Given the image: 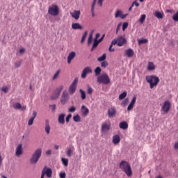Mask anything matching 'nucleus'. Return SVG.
<instances>
[{"label": "nucleus", "mask_w": 178, "mask_h": 178, "mask_svg": "<svg viewBox=\"0 0 178 178\" xmlns=\"http://www.w3.org/2000/svg\"><path fill=\"white\" fill-rule=\"evenodd\" d=\"M145 17H147V15H145V14H143L140 15V18L139 19V23H140V24H143V23L145 22Z\"/></svg>", "instance_id": "obj_32"}, {"label": "nucleus", "mask_w": 178, "mask_h": 178, "mask_svg": "<svg viewBox=\"0 0 178 178\" xmlns=\"http://www.w3.org/2000/svg\"><path fill=\"white\" fill-rule=\"evenodd\" d=\"M118 41V47H123V45H125L127 44V40H126V38L124 36H118L117 38Z\"/></svg>", "instance_id": "obj_11"}, {"label": "nucleus", "mask_w": 178, "mask_h": 178, "mask_svg": "<svg viewBox=\"0 0 178 178\" xmlns=\"http://www.w3.org/2000/svg\"><path fill=\"white\" fill-rule=\"evenodd\" d=\"M69 99H70V97H69V93L67 92V91L64 90L60 97L61 104L63 105H65L69 102Z\"/></svg>", "instance_id": "obj_7"}, {"label": "nucleus", "mask_w": 178, "mask_h": 178, "mask_svg": "<svg viewBox=\"0 0 178 178\" xmlns=\"http://www.w3.org/2000/svg\"><path fill=\"white\" fill-rule=\"evenodd\" d=\"M89 73H92V69H91V67H85L82 71L81 78L86 79V77H87V74H89Z\"/></svg>", "instance_id": "obj_12"}, {"label": "nucleus", "mask_w": 178, "mask_h": 178, "mask_svg": "<svg viewBox=\"0 0 178 178\" xmlns=\"http://www.w3.org/2000/svg\"><path fill=\"white\" fill-rule=\"evenodd\" d=\"M72 29H73V30H82L83 26L79 23H74L72 24Z\"/></svg>", "instance_id": "obj_27"}, {"label": "nucleus", "mask_w": 178, "mask_h": 178, "mask_svg": "<svg viewBox=\"0 0 178 178\" xmlns=\"http://www.w3.org/2000/svg\"><path fill=\"white\" fill-rule=\"evenodd\" d=\"M127 14H123L122 10H118L115 13V17L118 19V17H120V19H126Z\"/></svg>", "instance_id": "obj_15"}, {"label": "nucleus", "mask_w": 178, "mask_h": 178, "mask_svg": "<svg viewBox=\"0 0 178 178\" xmlns=\"http://www.w3.org/2000/svg\"><path fill=\"white\" fill-rule=\"evenodd\" d=\"M63 88H64L63 85H61L58 88H57L55 90L53 95H51V99H53V100L58 99V98H59V95H60V92H62V90H63Z\"/></svg>", "instance_id": "obj_6"}, {"label": "nucleus", "mask_w": 178, "mask_h": 178, "mask_svg": "<svg viewBox=\"0 0 178 178\" xmlns=\"http://www.w3.org/2000/svg\"><path fill=\"white\" fill-rule=\"evenodd\" d=\"M172 20L174 22H178V11L172 16Z\"/></svg>", "instance_id": "obj_45"}, {"label": "nucleus", "mask_w": 178, "mask_h": 178, "mask_svg": "<svg viewBox=\"0 0 178 178\" xmlns=\"http://www.w3.org/2000/svg\"><path fill=\"white\" fill-rule=\"evenodd\" d=\"M74 58H76V52H70L67 58L68 65H70L72 63V60L74 59Z\"/></svg>", "instance_id": "obj_17"}, {"label": "nucleus", "mask_w": 178, "mask_h": 178, "mask_svg": "<svg viewBox=\"0 0 178 178\" xmlns=\"http://www.w3.org/2000/svg\"><path fill=\"white\" fill-rule=\"evenodd\" d=\"M120 169H122V170L127 174L128 177H130V176L133 175V171H131V166H130V164L126 161H122L120 162Z\"/></svg>", "instance_id": "obj_1"}, {"label": "nucleus", "mask_w": 178, "mask_h": 178, "mask_svg": "<svg viewBox=\"0 0 178 178\" xmlns=\"http://www.w3.org/2000/svg\"><path fill=\"white\" fill-rule=\"evenodd\" d=\"M79 92H81V99H86V91L83 90L82 89H80Z\"/></svg>", "instance_id": "obj_38"}, {"label": "nucleus", "mask_w": 178, "mask_h": 178, "mask_svg": "<svg viewBox=\"0 0 178 178\" xmlns=\"http://www.w3.org/2000/svg\"><path fill=\"white\" fill-rule=\"evenodd\" d=\"M116 44L118 45V39H114V40H112V42H111L110 45L111 47H113V45H116Z\"/></svg>", "instance_id": "obj_51"}, {"label": "nucleus", "mask_w": 178, "mask_h": 178, "mask_svg": "<svg viewBox=\"0 0 178 178\" xmlns=\"http://www.w3.org/2000/svg\"><path fill=\"white\" fill-rule=\"evenodd\" d=\"M76 106H72L68 108V112H70V113H73L76 112Z\"/></svg>", "instance_id": "obj_41"}, {"label": "nucleus", "mask_w": 178, "mask_h": 178, "mask_svg": "<svg viewBox=\"0 0 178 178\" xmlns=\"http://www.w3.org/2000/svg\"><path fill=\"white\" fill-rule=\"evenodd\" d=\"M91 42H92V33H91L88 37V45H90V44H91Z\"/></svg>", "instance_id": "obj_44"}, {"label": "nucleus", "mask_w": 178, "mask_h": 178, "mask_svg": "<svg viewBox=\"0 0 178 178\" xmlns=\"http://www.w3.org/2000/svg\"><path fill=\"white\" fill-rule=\"evenodd\" d=\"M61 161H62L63 165H64V166H67V165H69V159L62 158Z\"/></svg>", "instance_id": "obj_39"}, {"label": "nucleus", "mask_w": 178, "mask_h": 178, "mask_svg": "<svg viewBox=\"0 0 178 178\" xmlns=\"http://www.w3.org/2000/svg\"><path fill=\"white\" fill-rule=\"evenodd\" d=\"M146 42H148V40L143 38V39H140L138 40V44L139 45H141V44H146Z\"/></svg>", "instance_id": "obj_42"}, {"label": "nucleus", "mask_w": 178, "mask_h": 178, "mask_svg": "<svg viewBox=\"0 0 178 178\" xmlns=\"http://www.w3.org/2000/svg\"><path fill=\"white\" fill-rule=\"evenodd\" d=\"M80 10H74V13H70L72 17L75 19V20H79V19H80Z\"/></svg>", "instance_id": "obj_19"}, {"label": "nucleus", "mask_w": 178, "mask_h": 178, "mask_svg": "<svg viewBox=\"0 0 178 178\" xmlns=\"http://www.w3.org/2000/svg\"><path fill=\"white\" fill-rule=\"evenodd\" d=\"M154 16L157 17V19H163V13L156 11Z\"/></svg>", "instance_id": "obj_30"}, {"label": "nucleus", "mask_w": 178, "mask_h": 178, "mask_svg": "<svg viewBox=\"0 0 178 178\" xmlns=\"http://www.w3.org/2000/svg\"><path fill=\"white\" fill-rule=\"evenodd\" d=\"M59 74H60V70L56 71L54 76H53L52 80H56V79L59 77Z\"/></svg>", "instance_id": "obj_40"}, {"label": "nucleus", "mask_w": 178, "mask_h": 178, "mask_svg": "<svg viewBox=\"0 0 178 178\" xmlns=\"http://www.w3.org/2000/svg\"><path fill=\"white\" fill-rule=\"evenodd\" d=\"M26 106H21V108L19 109H21L22 111H26Z\"/></svg>", "instance_id": "obj_64"}, {"label": "nucleus", "mask_w": 178, "mask_h": 178, "mask_svg": "<svg viewBox=\"0 0 178 178\" xmlns=\"http://www.w3.org/2000/svg\"><path fill=\"white\" fill-rule=\"evenodd\" d=\"M120 27H122V23H119L117 26V29H116V34H118V33L119 32V30H120Z\"/></svg>", "instance_id": "obj_52"}, {"label": "nucleus", "mask_w": 178, "mask_h": 178, "mask_svg": "<svg viewBox=\"0 0 178 178\" xmlns=\"http://www.w3.org/2000/svg\"><path fill=\"white\" fill-rule=\"evenodd\" d=\"M26 52V49L24 48H22L19 49V54H23Z\"/></svg>", "instance_id": "obj_57"}, {"label": "nucleus", "mask_w": 178, "mask_h": 178, "mask_svg": "<svg viewBox=\"0 0 178 178\" xmlns=\"http://www.w3.org/2000/svg\"><path fill=\"white\" fill-rule=\"evenodd\" d=\"M51 109H52L53 111H55V109H56V105L53 104V105L51 106Z\"/></svg>", "instance_id": "obj_63"}, {"label": "nucleus", "mask_w": 178, "mask_h": 178, "mask_svg": "<svg viewBox=\"0 0 178 178\" xmlns=\"http://www.w3.org/2000/svg\"><path fill=\"white\" fill-rule=\"evenodd\" d=\"M65 113H61L58 115V121L60 124H65Z\"/></svg>", "instance_id": "obj_25"}, {"label": "nucleus", "mask_w": 178, "mask_h": 178, "mask_svg": "<svg viewBox=\"0 0 178 178\" xmlns=\"http://www.w3.org/2000/svg\"><path fill=\"white\" fill-rule=\"evenodd\" d=\"M81 111L83 115V116H87L88 113H90V110L87 108V106L82 105L81 108Z\"/></svg>", "instance_id": "obj_22"}, {"label": "nucleus", "mask_w": 178, "mask_h": 178, "mask_svg": "<svg viewBox=\"0 0 178 178\" xmlns=\"http://www.w3.org/2000/svg\"><path fill=\"white\" fill-rule=\"evenodd\" d=\"M147 70H155V65L152 62H149L147 64Z\"/></svg>", "instance_id": "obj_29"}, {"label": "nucleus", "mask_w": 178, "mask_h": 178, "mask_svg": "<svg viewBox=\"0 0 178 178\" xmlns=\"http://www.w3.org/2000/svg\"><path fill=\"white\" fill-rule=\"evenodd\" d=\"M92 92H94V90L92 89V88H91V86H88V94L89 95H91V94H92Z\"/></svg>", "instance_id": "obj_43"}, {"label": "nucleus", "mask_w": 178, "mask_h": 178, "mask_svg": "<svg viewBox=\"0 0 178 178\" xmlns=\"http://www.w3.org/2000/svg\"><path fill=\"white\" fill-rule=\"evenodd\" d=\"M13 107L14 109H16L17 111L20 109V108H22V104H20V103L19 102H17L13 105Z\"/></svg>", "instance_id": "obj_35"}, {"label": "nucleus", "mask_w": 178, "mask_h": 178, "mask_svg": "<svg viewBox=\"0 0 178 178\" xmlns=\"http://www.w3.org/2000/svg\"><path fill=\"white\" fill-rule=\"evenodd\" d=\"M127 27H129V23L128 22H124L122 24V31H124L126 30V29H127Z\"/></svg>", "instance_id": "obj_46"}, {"label": "nucleus", "mask_w": 178, "mask_h": 178, "mask_svg": "<svg viewBox=\"0 0 178 178\" xmlns=\"http://www.w3.org/2000/svg\"><path fill=\"white\" fill-rule=\"evenodd\" d=\"M21 65H22V61H18V62L15 63V67H20Z\"/></svg>", "instance_id": "obj_53"}, {"label": "nucleus", "mask_w": 178, "mask_h": 178, "mask_svg": "<svg viewBox=\"0 0 178 178\" xmlns=\"http://www.w3.org/2000/svg\"><path fill=\"white\" fill-rule=\"evenodd\" d=\"M171 106H172V104H170V102L165 101L161 108V111H163L164 113H168V112L170 111Z\"/></svg>", "instance_id": "obj_10"}, {"label": "nucleus", "mask_w": 178, "mask_h": 178, "mask_svg": "<svg viewBox=\"0 0 178 178\" xmlns=\"http://www.w3.org/2000/svg\"><path fill=\"white\" fill-rule=\"evenodd\" d=\"M78 81L79 80L77 79H75L72 83V84L70 86L68 91L69 93L71 94V95H72L74 92H76V88H77Z\"/></svg>", "instance_id": "obj_9"}, {"label": "nucleus", "mask_w": 178, "mask_h": 178, "mask_svg": "<svg viewBox=\"0 0 178 178\" xmlns=\"http://www.w3.org/2000/svg\"><path fill=\"white\" fill-rule=\"evenodd\" d=\"M116 115V108L111 107L108 110V118H113Z\"/></svg>", "instance_id": "obj_16"}, {"label": "nucleus", "mask_w": 178, "mask_h": 178, "mask_svg": "<svg viewBox=\"0 0 178 178\" xmlns=\"http://www.w3.org/2000/svg\"><path fill=\"white\" fill-rule=\"evenodd\" d=\"M127 97V92H123L122 93H121L119 95V99L122 100V99H124V98Z\"/></svg>", "instance_id": "obj_36"}, {"label": "nucleus", "mask_w": 178, "mask_h": 178, "mask_svg": "<svg viewBox=\"0 0 178 178\" xmlns=\"http://www.w3.org/2000/svg\"><path fill=\"white\" fill-rule=\"evenodd\" d=\"M42 154V149L38 148L32 154L31 158L29 161L32 165H35L38 161H40V158H41V155Z\"/></svg>", "instance_id": "obj_2"}, {"label": "nucleus", "mask_w": 178, "mask_h": 178, "mask_svg": "<svg viewBox=\"0 0 178 178\" xmlns=\"http://www.w3.org/2000/svg\"><path fill=\"white\" fill-rule=\"evenodd\" d=\"M48 13L51 16H58L59 15V8L56 5H53L49 7Z\"/></svg>", "instance_id": "obj_5"}, {"label": "nucleus", "mask_w": 178, "mask_h": 178, "mask_svg": "<svg viewBox=\"0 0 178 178\" xmlns=\"http://www.w3.org/2000/svg\"><path fill=\"white\" fill-rule=\"evenodd\" d=\"M125 54L128 58H133L134 56V51L132 49L125 50Z\"/></svg>", "instance_id": "obj_26"}, {"label": "nucleus", "mask_w": 178, "mask_h": 178, "mask_svg": "<svg viewBox=\"0 0 178 178\" xmlns=\"http://www.w3.org/2000/svg\"><path fill=\"white\" fill-rule=\"evenodd\" d=\"M102 69L99 67H97L95 70V76H99L101 74Z\"/></svg>", "instance_id": "obj_33"}, {"label": "nucleus", "mask_w": 178, "mask_h": 178, "mask_svg": "<svg viewBox=\"0 0 178 178\" xmlns=\"http://www.w3.org/2000/svg\"><path fill=\"white\" fill-rule=\"evenodd\" d=\"M112 47L113 46H109V48H108V51L109 52H115V49L114 48H112Z\"/></svg>", "instance_id": "obj_56"}, {"label": "nucleus", "mask_w": 178, "mask_h": 178, "mask_svg": "<svg viewBox=\"0 0 178 178\" xmlns=\"http://www.w3.org/2000/svg\"><path fill=\"white\" fill-rule=\"evenodd\" d=\"M97 81L100 84H109L111 83V79H109V76L106 74H103L97 77Z\"/></svg>", "instance_id": "obj_4"}, {"label": "nucleus", "mask_w": 178, "mask_h": 178, "mask_svg": "<svg viewBox=\"0 0 178 178\" xmlns=\"http://www.w3.org/2000/svg\"><path fill=\"white\" fill-rule=\"evenodd\" d=\"M136 101H137V96L134 95L127 107L128 112H130V111L134 108V104H136Z\"/></svg>", "instance_id": "obj_13"}, {"label": "nucleus", "mask_w": 178, "mask_h": 178, "mask_svg": "<svg viewBox=\"0 0 178 178\" xmlns=\"http://www.w3.org/2000/svg\"><path fill=\"white\" fill-rule=\"evenodd\" d=\"M104 2V0H98L97 3L99 5V6H102V3Z\"/></svg>", "instance_id": "obj_58"}, {"label": "nucleus", "mask_w": 178, "mask_h": 178, "mask_svg": "<svg viewBox=\"0 0 178 178\" xmlns=\"http://www.w3.org/2000/svg\"><path fill=\"white\" fill-rule=\"evenodd\" d=\"M1 91H3V92H8V87H3V88H1Z\"/></svg>", "instance_id": "obj_55"}, {"label": "nucleus", "mask_w": 178, "mask_h": 178, "mask_svg": "<svg viewBox=\"0 0 178 178\" xmlns=\"http://www.w3.org/2000/svg\"><path fill=\"white\" fill-rule=\"evenodd\" d=\"M146 81L150 86V88L156 87L159 83V77L155 75L146 76Z\"/></svg>", "instance_id": "obj_3"}, {"label": "nucleus", "mask_w": 178, "mask_h": 178, "mask_svg": "<svg viewBox=\"0 0 178 178\" xmlns=\"http://www.w3.org/2000/svg\"><path fill=\"white\" fill-rule=\"evenodd\" d=\"M129 104V98H126L122 102V105H123V106H126V105H127Z\"/></svg>", "instance_id": "obj_49"}, {"label": "nucleus", "mask_w": 178, "mask_h": 178, "mask_svg": "<svg viewBox=\"0 0 178 178\" xmlns=\"http://www.w3.org/2000/svg\"><path fill=\"white\" fill-rule=\"evenodd\" d=\"M120 143V136L119 135H115L113 136V144L118 145Z\"/></svg>", "instance_id": "obj_24"}, {"label": "nucleus", "mask_w": 178, "mask_h": 178, "mask_svg": "<svg viewBox=\"0 0 178 178\" xmlns=\"http://www.w3.org/2000/svg\"><path fill=\"white\" fill-rule=\"evenodd\" d=\"M45 175L48 178L52 177V169L44 166L43 170H42L41 175L45 177Z\"/></svg>", "instance_id": "obj_8"}, {"label": "nucleus", "mask_w": 178, "mask_h": 178, "mask_svg": "<svg viewBox=\"0 0 178 178\" xmlns=\"http://www.w3.org/2000/svg\"><path fill=\"white\" fill-rule=\"evenodd\" d=\"M102 67H106L108 66V61H102L101 63Z\"/></svg>", "instance_id": "obj_50"}, {"label": "nucleus", "mask_w": 178, "mask_h": 178, "mask_svg": "<svg viewBox=\"0 0 178 178\" xmlns=\"http://www.w3.org/2000/svg\"><path fill=\"white\" fill-rule=\"evenodd\" d=\"M119 127L122 130H127V129H129V124H127L126 121H122L120 123Z\"/></svg>", "instance_id": "obj_20"}, {"label": "nucleus", "mask_w": 178, "mask_h": 178, "mask_svg": "<svg viewBox=\"0 0 178 178\" xmlns=\"http://www.w3.org/2000/svg\"><path fill=\"white\" fill-rule=\"evenodd\" d=\"M105 59H106V54H104L102 56H100L97 58V60L99 62H104V61H105Z\"/></svg>", "instance_id": "obj_37"}, {"label": "nucleus", "mask_w": 178, "mask_h": 178, "mask_svg": "<svg viewBox=\"0 0 178 178\" xmlns=\"http://www.w3.org/2000/svg\"><path fill=\"white\" fill-rule=\"evenodd\" d=\"M72 118V113H69L67 117L65 118V121L67 123H69L70 122V118Z\"/></svg>", "instance_id": "obj_48"}, {"label": "nucleus", "mask_w": 178, "mask_h": 178, "mask_svg": "<svg viewBox=\"0 0 178 178\" xmlns=\"http://www.w3.org/2000/svg\"><path fill=\"white\" fill-rule=\"evenodd\" d=\"M99 41L97 39H94V42H93V45L91 49V51H94V48H97L98 47V44H99Z\"/></svg>", "instance_id": "obj_31"}, {"label": "nucleus", "mask_w": 178, "mask_h": 178, "mask_svg": "<svg viewBox=\"0 0 178 178\" xmlns=\"http://www.w3.org/2000/svg\"><path fill=\"white\" fill-rule=\"evenodd\" d=\"M44 130L47 134H49L51 133V127L49 126V120H45V127Z\"/></svg>", "instance_id": "obj_21"}, {"label": "nucleus", "mask_w": 178, "mask_h": 178, "mask_svg": "<svg viewBox=\"0 0 178 178\" xmlns=\"http://www.w3.org/2000/svg\"><path fill=\"white\" fill-rule=\"evenodd\" d=\"M87 34H88V33H87V31H86L84 33H83V36H82V38H81V42L83 44V42H84V41H85V40H86V37H87Z\"/></svg>", "instance_id": "obj_47"}, {"label": "nucleus", "mask_w": 178, "mask_h": 178, "mask_svg": "<svg viewBox=\"0 0 178 178\" xmlns=\"http://www.w3.org/2000/svg\"><path fill=\"white\" fill-rule=\"evenodd\" d=\"M134 4L135 5V6H136V8H138V6H140V3L136 1H134Z\"/></svg>", "instance_id": "obj_60"}, {"label": "nucleus", "mask_w": 178, "mask_h": 178, "mask_svg": "<svg viewBox=\"0 0 178 178\" xmlns=\"http://www.w3.org/2000/svg\"><path fill=\"white\" fill-rule=\"evenodd\" d=\"M23 154V145L19 144L15 149L16 156H20Z\"/></svg>", "instance_id": "obj_14"}, {"label": "nucleus", "mask_w": 178, "mask_h": 178, "mask_svg": "<svg viewBox=\"0 0 178 178\" xmlns=\"http://www.w3.org/2000/svg\"><path fill=\"white\" fill-rule=\"evenodd\" d=\"M59 177H60V178H66V173H65V172H60V173L59 174Z\"/></svg>", "instance_id": "obj_54"}, {"label": "nucleus", "mask_w": 178, "mask_h": 178, "mask_svg": "<svg viewBox=\"0 0 178 178\" xmlns=\"http://www.w3.org/2000/svg\"><path fill=\"white\" fill-rule=\"evenodd\" d=\"M111 130V125L106 123H104L102 125V133H108Z\"/></svg>", "instance_id": "obj_18"}, {"label": "nucleus", "mask_w": 178, "mask_h": 178, "mask_svg": "<svg viewBox=\"0 0 178 178\" xmlns=\"http://www.w3.org/2000/svg\"><path fill=\"white\" fill-rule=\"evenodd\" d=\"M35 118H37V112L33 111V116L29 119V120L28 122L29 126H31L33 124V123H34V119H35Z\"/></svg>", "instance_id": "obj_23"}, {"label": "nucleus", "mask_w": 178, "mask_h": 178, "mask_svg": "<svg viewBox=\"0 0 178 178\" xmlns=\"http://www.w3.org/2000/svg\"><path fill=\"white\" fill-rule=\"evenodd\" d=\"M73 120L74 122H79L81 121V118H80V115L77 114L73 116Z\"/></svg>", "instance_id": "obj_34"}, {"label": "nucleus", "mask_w": 178, "mask_h": 178, "mask_svg": "<svg viewBox=\"0 0 178 178\" xmlns=\"http://www.w3.org/2000/svg\"><path fill=\"white\" fill-rule=\"evenodd\" d=\"M51 154H52V151L51 149H48L46 152V155H51Z\"/></svg>", "instance_id": "obj_59"}, {"label": "nucleus", "mask_w": 178, "mask_h": 178, "mask_svg": "<svg viewBox=\"0 0 178 178\" xmlns=\"http://www.w3.org/2000/svg\"><path fill=\"white\" fill-rule=\"evenodd\" d=\"M73 151H74V147H67V156H72V155L73 154Z\"/></svg>", "instance_id": "obj_28"}, {"label": "nucleus", "mask_w": 178, "mask_h": 178, "mask_svg": "<svg viewBox=\"0 0 178 178\" xmlns=\"http://www.w3.org/2000/svg\"><path fill=\"white\" fill-rule=\"evenodd\" d=\"M174 147H175V149H178V141L175 143Z\"/></svg>", "instance_id": "obj_61"}, {"label": "nucleus", "mask_w": 178, "mask_h": 178, "mask_svg": "<svg viewBox=\"0 0 178 178\" xmlns=\"http://www.w3.org/2000/svg\"><path fill=\"white\" fill-rule=\"evenodd\" d=\"M99 35H101V34L97 33L95 35V40H98V38H99Z\"/></svg>", "instance_id": "obj_62"}]
</instances>
